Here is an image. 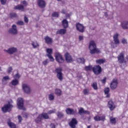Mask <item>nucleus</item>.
I'll list each match as a JSON object with an SVG mask.
<instances>
[{
	"mask_svg": "<svg viewBox=\"0 0 128 128\" xmlns=\"http://www.w3.org/2000/svg\"><path fill=\"white\" fill-rule=\"evenodd\" d=\"M91 54H100L101 52L98 48H96V44L94 41H90L89 43L88 46Z\"/></svg>",
	"mask_w": 128,
	"mask_h": 128,
	"instance_id": "1",
	"label": "nucleus"
},
{
	"mask_svg": "<svg viewBox=\"0 0 128 128\" xmlns=\"http://www.w3.org/2000/svg\"><path fill=\"white\" fill-rule=\"evenodd\" d=\"M55 72L56 74V77L60 82H62L64 80V76H62V69L60 68H56L55 70Z\"/></svg>",
	"mask_w": 128,
	"mask_h": 128,
	"instance_id": "2",
	"label": "nucleus"
},
{
	"mask_svg": "<svg viewBox=\"0 0 128 128\" xmlns=\"http://www.w3.org/2000/svg\"><path fill=\"white\" fill-rule=\"evenodd\" d=\"M12 108H14V106L10 104V102H8V104L2 108V110L3 112H12Z\"/></svg>",
	"mask_w": 128,
	"mask_h": 128,
	"instance_id": "3",
	"label": "nucleus"
},
{
	"mask_svg": "<svg viewBox=\"0 0 128 128\" xmlns=\"http://www.w3.org/2000/svg\"><path fill=\"white\" fill-rule=\"evenodd\" d=\"M17 106L19 110H26V108L24 106V100L22 98H18L17 100Z\"/></svg>",
	"mask_w": 128,
	"mask_h": 128,
	"instance_id": "4",
	"label": "nucleus"
},
{
	"mask_svg": "<svg viewBox=\"0 0 128 128\" xmlns=\"http://www.w3.org/2000/svg\"><path fill=\"white\" fill-rule=\"evenodd\" d=\"M8 32L10 34L16 36L18 34V29L16 24H13L12 28L8 30Z\"/></svg>",
	"mask_w": 128,
	"mask_h": 128,
	"instance_id": "5",
	"label": "nucleus"
},
{
	"mask_svg": "<svg viewBox=\"0 0 128 128\" xmlns=\"http://www.w3.org/2000/svg\"><path fill=\"white\" fill-rule=\"evenodd\" d=\"M55 58L58 64H63L64 62V59L62 56L60 52H56L55 54Z\"/></svg>",
	"mask_w": 128,
	"mask_h": 128,
	"instance_id": "6",
	"label": "nucleus"
},
{
	"mask_svg": "<svg viewBox=\"0 0 128 128\" xmlns=\"http://www.w3.org/2000/svg\"><path fill=\"white\" fill-rule=\"evenodd\" d=\"M118 62L120 64H126V61L124 60V52H122L118 56Z\"/></svg>",
	"mask_w": 128,
	"mask_h": 128,
	"instance_id": "7",
	"label": "nucleus"
},
{
	"mask_svg": "<svg viewBox=\"0 0 128 128\" xmlns=\"http://www.w3.org/2000/svg\"><path fill=\"white\" fill-rule=\"evenodd\" d=\"M102 67L100 65H97L92 68V71L94 74L98 76V74H100L102 72Z\"/></svg>",
	"mask_w": 128,
	"mask_h": 128,
	"instance_id": "8",
	"label": "nucleus"
},
{
	"mask_svg": "<svg viewBox=\"0 0 128 128\" xmlns=\"http://www.w3.org/2000/svg\"><path fill=\"white\" fill-rule=\"evenodd\" d=\"M118 79H113L112 82L110 84V88L112 90H116V88H118Z\"/></svg>",
	"mask_w": 128,
	"mask_h": 128,
	"instance_id": "9",
	"label": "nucleus"
},
{
	"mask_svg": "<svg viewBox=\"0 0 128 128\" xmlns=\"http://www.w3.org/2000/svg\"><path fill=\"white\" fill-rule=\"evenodd\" d=\"M22 88L24 92L26 94H30L32 92V90L28 84H22Z\"/></svg>",
	"mask_w": 128,
	"mask_h": 128,
	"instance_id": "10",
	"label": "nucleus"
},
{
	"mask_svg": "<svg viewBox=\"0 0 128 128\" xmlns=\"http://www.w3.org/2000/svg\"><path fill=\"white\" fill-rule=\"evenodd\" d=\"M78 124V120H76V118H72L71 121L68 123V125L71 128H76Z\"/></svg>",
	"mask_w": 128,
	"mask_h": 128,
	"instance_id": "11",
	"label": "nucleus"
},
{
	"mask_svg": "<svg viewBox=\"0 0 128 128\" xmlns=\"http://www.w3.org/2000/svg\"><path fill=\"white\" fill-rule=\"evenodd\" d=\"M76 30L79 32H84V26L82 24L78 22L76 24Z\"/></svg>",
	"mask_w": 128,
	"mask_h": 128,
	"instance_id": "12",
	"label": "nucleus"
},
{
	"mask_svg": "<svg viewBox=\"0 0 128 128\" xmlns=\"http://www.w3.org/2000/svg\"><path fill=\"white\" fill-rule=\"evenodd\" d=\"M46 52H48V54H46V56L50 60V62H54V57L52 56V48H47L46 49Z\"/></svg>",
	"mask_w": 128,
	"mask_h": 128,
	"instance_id": "13",
	"label": "nucleus"
},
{
	"mask_svg": "<svg viewBox=\"0 0 128 128\" xmlns=\"http://www.w3.org/2000/svg\"><path fill=\"white\" fill-rule=\"evenodd\" d=\"M4 50L9 54H14V52H16L18 51V49L16 48L12 47V48H9L7 50Z\"/></svg>",
	"mask_w": 128,
	"mask_h": 128,
	"instance_id": "14",
	"label": "nucleus"
},
{
	"mask_svg": "<svg viewBox=\"0 0 128 128\" xmlns=\"http://www.w3.org/2000/svg\"><path fill=\"white\" fill-rule=\"evenodd\" d=\"M37 4L39 8H46V2L44 0H38Z\"/></svg>",
	"mask_w": 128,
	"mask_h": 128,
	"instance_id": "15",
	"label": "nucleus"
},
{
	"mask_svg": "<svg viewBox=\"0 0 128 128\" xmlns=\"http://www.w3.org/2000/svg\"><path fill=\"white\" fill-rule=\"evenodd\" d=\"M64 56L65 60L68 62H72V56L68 52L65 54Z\"/></svg>",
	"mask_w": 128,
	"mask_h": 128,
	"instance_id": "16",
	"label": "nucleus"
},
{
	"mask_svg": "<svg viewBox=\"0 0 128 128\" xmlns=\"http://www.w3.org/2000/svg\"><path fill=\"white\" fill-rule=\"evenodd\" d=\"M8 80H10V76H4L2 80V84H3V86L8 84Z\"/></svg>",
	"mask_w": 128,
	"mask_h": 128,
	"instance_id": "17",
	"label": "nucleus"
},
{
	"mask_svg": "<svg viewBox=\"0 0 128 128\" xmlns=\"http://www.w3.org/2000/svg\"><path fill=\"white\" fill-rule=\"evenodd\" d=\"M108 108H109L110 110H114V108H116V105L114 104V102L112 100H110L108 102Z\"/></svg>",
	"mask_w": 128,
	"mask_h": 128,
	"instance_id": "18",
	"label": "nucleus"
},
{
	"mask_svg": "<svg viewBox=\"0 0 128 128\" xmlns=\"http://www.w3.org/2000/svg\"><path fill=\"white\" fill-rule=\"evenodd\" d=\"M66 112L67 114H70V115H73V114H76V112L74 110V109H72L70 108H66Z\"/></svg>",
	"mask_w": 128,
	"mask_h": 128,
	"instance_id": "19",
	"label": "nucleus"
},
{
	"mask_svg": "<svg viewBox=\"0 0 128 128\" xmlns=\"http://www.w3.org/2000/svg\"><path fill=\"white\" fill-rule=\"evenodd\" d=\"M45 42L47 44H52V38L48 36H46L44 37Z\"/></svg>",
	"mask_w": 128,
	"mask_h": 128,
	"instance_id": "20",
	"label": "nucleus"
},
{
	"mask_svg": "<svg viewBox=\"0 0 128 128\" xmlns=\"http://www.w3.org/2000/svg\"><path fill=\"white\" fill-rule=\"evenodd\" d=\"M118 34H115L113 36L114 42L117 44H120V40H118Z\"/></svg>",
	"mask_w": 128,
	"mask_h": 128,
	"instance_id": "21",
	"label": "nucleus"
},
{
	"mask_svg": "<svg viewBox=\"0 0 128 128\" xmlns=\"http://www.w3.org/2000/svg\"><path fill=\"white\" fill-rule=\"evenodd\" d=\"M7 124L10 128H16V125L14 123L10 122V119H8Z\"/></svg>",
	"mask_w": 128,
	"mask_h": 128,
	"instance_id": "22",
	"label": "nucleus"
},
{
	"mask_svg": "<svg viewBox=\"0 0 128 128\" xmlns=\"http://www.w3.org/2000/svg\"><path fill=\"white\" fill-rule=\"evenodd\" d=\"M62 26L64 28H68V22L66 19H64L62 20Z\"/></svg>",
	"mask_w": 128,
	"mask_h": 128,
	"instance_id": "23",
	"label": "nucleus"
},
{
	"mask_svg": "<svg viewBox=\"0 0 128 128\" xmlns=\"http://www.w3.org/2000/svg\"><path fill=\"white\" fill-rule=\"evenodd\" d=\"M66 32V29H60L58 30L56 32V34H60L61 36H64Z\"/></svg>",
	"mask_w": 128,
	"mask_h": 128,
	"instance_id": "24",
	"label": "nucleus"
},
{
	"mask_svg": "<svg viewBox=\"0 0 128 128\" xmlns=\"http://www.w3.org/2000/svg\"><path fill=\"white\" fill-rule=\"evenodd\" d=\"M121 26L123 30H128V22L124 21L121 23Z\"/></svg>",
	"mask_w": 128,
	"mask_h": 128,
	"instance_id": "25",
	"label": "nucleus"
},
{
	"mask_svg": "<svg viewBox=\"0 0 128 128\" xmlns=\"http://www.w3.org/2000/svg\"><path fill=\"white\" fill-rule=\"evenodd\" d=\"M76 62L78 64H84L86 62V60L84 58H80L76 59Z\"/></svg>",
	"mask_w": 128,
	"mask_h": 128,
	"instance_id": "26",
	"label": "nucleus"
},
{
	"mask_svg": "<svg viewBox=\"0 0 128 128\" xmlns=\"http://www.w3.org/2000/svg\"><path fill=\"white\" fill-rule=\"evenodd\" d=\"M104 92L106 94V98H110V88H104Z\"/></svg>",
	"mask_w": 128,
	"mask_h": 128,
	"instance_id": "27",
	"label": "nucleus"
},
{
	"mask_svg": "<svg viewBox=\"0 0 128 128\" xmlns=\"http://www.w3.org/2000/svg\"><path fill=\"white\" fill-rule=\"evenodd\" d=\"M40 116H41L42 118H44V120H48V118H50V116L46 113H42V114H40Z\"/></svg>",
	"mask_w": 128,
	"mask_h": 128,
	"instance_id": "28",
	"label": "nucleus"
},
{
	"mask_svg": "<svg viewBox=\"0 0 128 128\" xmlns=\"http://www.w3.org/2000/svg\"><path fill=\"white\" fill-rule=\"evenodd\" d=\"M62 90H60V89H58V88L55 89V94L56 96H62Z\"/></svg>",
	"mask_w": 128,
	"mask_h": 128,
	"instance_id": "29",
	"label": "nucleus"
},
{
	"mask_svg": "<svg viewBox=\"0 0 128 128\" xmlns=\"http://www.w3.org/2000/svg\"><path fill=\"white\" fill-rule=\"evenodd\" d=\"M42 118L40 115L39 114L38 116L35 120V122H36V124H38V122H42Z\"/></svg>",
	"mask_w": 128,
	"mask_h": 128,
	"instance_id": "30",
	"label": "nucleus"
},
{
	"mask_svg": "<svg viewBox=\"0 0 128 128\" xmlns=\"http://www.w3.org/2000/svg\"><path fill=\"white\" fill-rule=\"evenodd\" d=\"M57 114V116L58 118H64V114H62V112H58L56 113Z\"/></svg>",
	"mask_w": 128,
	"mask_h": 128,
	"instance_id": "31",
	"label": "nucleus"
},
{
	"mask_svg": "<svg viewBox=\"0 0 128 128\" xmlns=\"http://www.w3.org/2000/svg\"><path fill=\"white\" fill-rule=\"evenodd\" d=\"M11 84L12 86H18V80L15 79L12 81Z\"/></svg>",
	"mask_w": 128,
	"mask_h": 128,
	"instance_id": "32",
	"label": "nucleus"
},
{
	"mask_svg": "<svg viewBox=\"0 0 128 128\" xmlns=\"http://www.w3.org/2000/svg\"><path fill=\"white\" fill-rule=\"evenodd\" d=\"M24 7L22 5H18L14 8V10H24Z\"/></svg>",
	"mask_w": 128,
	"mask_h": 128,
	"instance_id": "33",
	"label": "nucleus"
},
{
	"mask_svg": "<svg viewBox=\"0 0 128 128\" xmlns=\"http://www.w3.org/2000/svg\"><path fill=\"white\" fill-rule=\"evenodd\" d=\"M92 88H93L94 90H97L98 89V84L96 82H94L92 84Z\"/></svg>",
	"mask_w": 128,
	"mask_h": 128,
	"instance_id": "34",
	"label": "nucleus"
},
{
	"mask_svg": "<svg viewBox=\"0 0 128 128\" xmlns=\"http://www.w3.org/2000/svg\"><path fill=\"white\" fill-rule=\"evenodd\" d=\"M96 64H102L104 63V60L102 58L99 59L98 60H96Z\"/></svg>",
	"mask_w": 128,
	"mask_h": 128,
	"instance_id": "35",
	"label": "nucleus"
},
{
	"mask_svg": "<svg viewBox=\"0 0 128 128\" xmlns=\"http://www.w3.org/2000/svg\"><path fill=\"white\" fill-rule=\"evenodd\" d=\"M92 66L90 65L88 66H86L85 67V70H86V72H88V70H92Z\"/></svg>",
	"mask_w": 128,
	"mask_h": 128,
	"instance_id": "36",
	"label": "nucleus"
},
{
	"mask_svg": "<svg viewBox=\"0 0 128 128\" xmlns=\"http://www.w3.org/2000/svg\"><path fill=\"white\" fill-rule=\"evenodd\" d=\"M52 16L53 18H58L60 14H58V12H54L52 14Z\"/></svg>",
	"mask_w": 128,
	"mask_h": 128,
	"instance_id": "37",
	"label": "nucleus"
},
{
	"mask_svg": "<svg viewBox=\"0 0 128 128\" xmlns=\"http://www.w3.org/2000/svg\"><path fill=\"white\" fill-rule=\"evenodd\" d=\"M110 123L112 124H116V118H112V117H110Z\"/></svg>",
	"mask_w": 128,
	"mask_h": 128,
	"instance_id": "38",
	"label": "nucleus"
},
{
	"mask_svg": "<svg viewBox=\"0 0 128 128\" xmlns=\"http://www.w3.org/2000/svg\"><path fill=\"white\" fill-rule=\"evenodd\" d=\"M32 46H33L34 48H36L38 46H40V45H38V42H34L33 43H32Z\"/></svg>",
	"mask_w": 128,
	"mask_h": 128,
	"instance_id": "39",
	"label": "nucleus"
},
{
	"mask_svg": "<svg viewBox=\"0 0 128 128\" xmlns=\"http://www.w3.org/2000/svg\"><path fill=\"white\" fill-rule=\"evenodd\" d=\"M94 120L96 121V122H100V116H95L94 118Z\"/></svg>",
	"mask_w": 128,
	"mask_h": 128,
	"instance_id": "40",
	"label": "nucleus"
},
{
	"mask_svg": "<svg viewBox=\"0 0 128 128\" xmlns=\"http://www.w3.org/2000/svg\"><path fill=\"white\" fill-rule=\"evenodd\" d=\"M48 98L49 100H54V96L52 94H50L48 95Z\"/></svg>",
	"mask_w": 128,
	"mask_h": 128,
	"instance_id": "41",
	"label": "nucleus"
},
{
	"mask_svg": "<svg viewBox=\"0 0 128 128\" xmlns=\"http://www.w3.org/2000/svg\"><path fill=\"white\" fill-rule=\"evenodd\" d=\"M22 116L23 118H28V113H26V112H23L22 113Z\"/></svg>",
	"mask_w": 128,
	"mask_h": 128,
	"instance_id": "42",
	"label": "nucleus"
},
{
	"mask_svg": "<svg viewBox=\"0 0 128 128\" xmlns=\"http://www.w3.org/2000/svg\"><path fill=\"white\" fill-rule=\"evenodd\" d=\"M84 108H80V109L78 110V114H80V116H82V114H84Z\"/></svg>",
	"mask_w": 128,
	"mask_h": 128,
	"instance_id": "43",
	"label": "nucleus"
},
{
	"mask_svg": "<svg viewBox=\"0 0 128 128\" xmlns=\"http://www.w3.org/2000/svg\"><path fill=\"white\" fill-rule=\"evenodd\" d=\"M48 62H50V60H48V59H46V60L42 62V64L46 66Z\"/></svg>",
	"mask_w": 128,
	"mask_h": 128,
	"instance_id": "44",
	"label": "nucleus"
},
{
	"mask_svg": "<svg viewBox=\"0 0 128 128\" xmlns=\"http://www.w3.org/2000/svg\"><path fill=\"white\" fill-rule=\"evenodd\" d=\"M116 44H116L115 42H111V46H112L113 48H116L118 46Z\"/></svg>",
	"mask_w": 128,
	"mask_h": 128,
	"instance_id": "45",
	"label": "nucleus"
},
{
	"mask_svg": "<svg viewBox=\"0 0 128 128\" xmlns=\"http://www.w3.org/2000/svg\"><path fill=\"white\" fill-rule=\"evenodd\" d=\"M83 94L85 95L86 96L88 94L89 92H88V89H84L83 91Z\"/></svg>",
	"mask_w": 128,
	"mask_h": 128,
	"instance_id": "46",
	"label": "nucleus"
},
{
	"mask_svg": "<svg viewBox=\"0 0 128 128\" xmlns=\"http://www.w3.org/2000/svg\"><path fill=\"white\" fill-rule=\"evenodd\" d=\"M16 24L18 26H24V23L23 21H18L16 22Z\"/></svg>",
	"mask_w": 128,
	"mask_h": 128,
	"instance_id": "47",
	"label": "nucleus"
},
{
	"mask_svg": "<svg viewBox=\"0 0 128 128\" xmlns=\"http://www.w3.org/2000/svg\"><path fill=\"white\" fill-rule=\"evenodd\" d=\"M10 18H16V13H10Z\"/></svg>",
	"mask_w": 128,
	"mask_h": 128,
	"instance_id": "48",
	"label": "nucleus"
},
{
	"mask_svg": "<svg viewBox=\"0 0 128 128\" xmlns=\"http://www.w3.org/2000/svg\"><path fill=\"white\" fill-rule=\"evenodd\" d=\"M100 120H102V122H104V120H106V116H100Z\"/></svg>",
	"mask_w": 128,
	"mask_h": 128,
	"instance_id": "49",
	"label": "nucleus"
},
{
	"mask_svg": "<svg viewBox=\"0 0 128 128\" xmlns=\"http://www.w3.org/2000/svg\"><path fill=\"white\" fill-rule=\"evenodd\" d=\"M56 112V110H50L48 111V114H54Z\"/></svg>",
	"mask_w": 128,
	"mask_h": 128,
	"instance_id": "50",
	"label": "nucleus"
},
{
	"mask_svg": "<svg viewBox=\"0 0 128 128\" xmlns=\"http://www.w3.org/2000/svg\"><path fill=\"white\" fill-rule=\"evenodd\" d=\"M101 82H102V84H106V77H104V79L101 80Z\"/></svg>",
	"mask_w": 128,
	"mask_h": 128,
	"instance_id": "51",
	"label": "nucleus"
},
{
	"mask_svg": "<svg viewBox=\"0 0 128 128\" xmlns=\"http://www.w3.org/2000/svg\"><path fill=\"white\" fill-rule=\"evenodd\" d=\"M18 118L19 122H22V116L19 115L18 116Z\"/></svg>",
	"mask_w": 128,
	"mask_h": 128,
	"instance_id": "52",
	"label": "nucleus"
},
{
	"mask_svg": "<svg viewBox=\"0 0 128 128\" xmlns=\"http://www.w3.org/2000/svg\"><path fill=\"white\" fill-rule=\"evenodd\" d=\"M12 67H9L8 70V74H10V72H12Z\"/></svg>",
	"mask_w": 128,
	"mask_h": 128,
	"instance_id": "53",
	"label": "nucleus"
},
{
	"mask_svg": "<svg viewBox=\"0 0 128 128\" xmlns=\"http://www.w3.org/2000/svg\"><path fill=\"white\" fill-rule=\"evenodd\" d=\"M2 4L4 5L6 3V0H0Z\"/></svg>",
	"mask_w": 128,
	"mask_h": 128,
	"instance_id": "54",
	"label": "nucleus"
},
{
	"mask_svg": "<svg viewBox=\"0 0 128 128\" xmlns=\"http://www.w3.org/2000/svg\"><path fill=\"white\" fill-rule=\"evenodd\" d=\"M122 42L124 44H128V42H126V39H122Z\"/></svg>",
	"mask_w": 128,
	"mask_h": 128,
	"instance_id": "55",
	"label": "nucleus"
},
{
	"mask_svg": "<svg viewBox=\"0 0 128 128\" xmlns=\"http://www.w3.org/2000/svg\"><path fill=\"white\" fill-rule=\"evenodd\" d=\"M20 74H18V73L14 76V78H20Z\"/></svg>",
	"mask_w": 128,
	"mask_h": 128,
	"instance_id": "56",
	"label": "nucleus"
},
{
	"mask_svg": "<svg viewBox=\"0 0 128 128\" xmlns=\"http://www.w3.org/2000/svg\"><path fill=\"white\" fill-rule=\"evenodd\" d=\"M24 20L26 23L28 22V18H26V16L24 18Z\"/></svg>",
	"mask_w": 128,
	"mask_h": 128,
	"instance_id": "57",
	"label": "nucleus"
},
{
	"mask_svg": "<svg viewBox=\"0 0 128 128\" xmlns=\"http://www.w3.org/2000/svg\"><path fill=\"white\" fill-rule=\"evenodd\" d=\"M72 13L70 12V14H66V18H70V16H72Z\"/></svg>",
	"mask_w": 128,
	"mask_h": 128,
	"instance_id": "58",
	"label": "nucleus"
},
{
	"mask_svg": "<svg viewBox=\"0 0 128 128\" xmlns=\"http://www.w3.org/2000/svg\"><path fill=\"white\" fill-rule=\"evenodd\" d=\"M78 38H79L80 42V41L82 40H84V36H80Z\"/></svg>",
	"mask_w": 128,
	"mask_h": 128,
	"instance_id": "59",
	"label": "nucleus"
},
{
	"mask_svg": "<svg viewBox=\"0 0 128 128\" xmlns=\"http://www.w3.org/2000/svg\"><path fill=\"white\" fill-rule=\"evenodd\" d=\"M83 114H90V112H88V110H84V112Z\"/></svg>",
	"mask_w": 128,
	"mask_h": 128,
	"instance_id": "60",
	"label": "nucleus"
},
{
	"mask_svg": "<svg viewBox=\"0 0 128 128\" xmlns=\"http://www.w3.org/2000/svg\"><path fill=\"white\" fill-rule=\"evenodd\" d=\"M50 126L51 128H56V125L54 124H51Z\"/></svg>",
	"mask_w": 128,
	"mask_h": 128,
	"instance_id": "61",
	"label": "nucleus"
},
{
	"mask_svg": "<svg viewBox=\"0 0 128 128\" xmlns=\"http://www.w3.org/2000/svg\"><path fill=\"white\" fill-rule=\"evenodd\" d=\"M66 10L64 9H63L62 10V13L63 14H66Z\"/></svg>",
	"mask_w": 128,
	"mask_h": 128,
	"instance_id": "62",
	"label": "nucleus"
},
{
	"mask_svg": "<svg viewBox=\"0 0 128 128\" xmlns=\"http://www.w3.org/2000/svg\"><path fill=\"white\" fill-rule=\"evenodd\" d=\"M104 16H106V18H108V12H104Z\"/></svg>",
	"mask_w": 128,
	"mask_h": 128,
	"instance_id": "63",
	"label": "nucleus"
},
{
	"mask_svg": "<svg viewBox=\"0 0 128 128\" xmlns=\"http://www.w3.org/2000/svg\"><path fill=\"white\" fill-rule=\"evenodd\" d=\"M22 4H24L25 6H26V4H27V3L26 0L23 1Z\"/></svg>",
	"mask_w": 128,
	"mask_h": 128,
	"instance_id": "64",
	"label": "nucleus"
}]
</instances>
